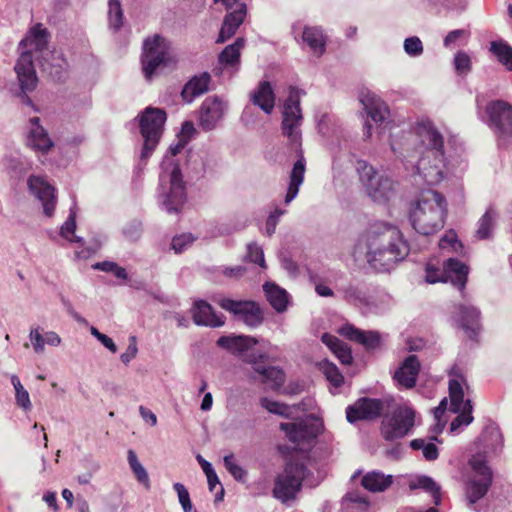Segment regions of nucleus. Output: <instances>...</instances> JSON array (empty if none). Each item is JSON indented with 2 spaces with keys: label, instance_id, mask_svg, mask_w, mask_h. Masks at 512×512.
<instances>
[{
  "label": "nucleus",
  "instance_id": "f257e3e1",
  "mask_svg": "<svg viewBox=\"0 0 512 512\" xmlns=\"http://www.w3.org/2000/svg\"><path fill=\"white\" fill-rule=\"evenodd\" d=\"M409 254V245L401 231L384 222L370 226L367 232V259L378 272H389Z\"/></svg>",
  "mask_w": 512,
  "mask_h": 512
},
{
  "label": "nucleus",
  "instance_id": "f03ea898",
  "mask_svg": "<svg viewBox=\"0 0 512 512\" xmlns=\"http://www.w3.org/2000/svg\"><path fill=\"white\" fill-rule=\"evenodd\" d=\"M305 94L304 90L291 86L288 97L283 105L282 131L289 139L291 145L295 146L298 155V159L294 163L289 176V185L285 196L286 204H289L298 195L306 171V160L301 149V133L299 130L303 119L300 99Z\"/></svg>",
  "mask_w": 512,
  "mask_h": 512
},
{
  "label": "nucleus",
  "instance_id": "7ed1b4c3",
  "mask_svg": "<svg viewBox=\"0 0 512 512\" xmlns=\"http://www.w3.org/2000/svg\"><path fill=\"white\" fill-rule=\"evenodd\" d=\"M217 346L250 364L253 370L262 377V382L273 388L281 387L285 382L283 370L268 365L269 355L266 352L253 350L258 340L249 335H224L218 338Z\"/></svg>",
  "mask_w": 512,
  "mask_h": 512
},
{
  "label": "nucleus",
  "instance_id": "20e7f679",
  "mask_svg": "<svg viewBox=\"0 0 512 512\" xmlns=\"http://www.w3.org/2000/svg\"><path fill=\"white\" fill-rule=\"evenodd\" d=\"M418 134L425 150L417 162V172L428 185H436L446 176L443 136L431 122L421 123Z\"/></svg>",
  "mask_w": 512,
  "mask_h": 512
},
{
  "label": "nucleus",
  "instance_id": "39448f33",
  "mask_svg": "<svg viewBox=\"0 0 512 512\" xmlns=\"http://www.w3.org/2000/svg\"><path fill=\"white\" fill-rule=\"evenodd\" d=\"M447 215L445 197L435 190H424L412 205L409 219L419 234L428 236L444 227Z\"/></svg>",
  "mask_w": 512,
  "mask_h": 512
},
{
  "label": "nucleus",
  "instance_id": "423d86ee",
  "mask_svg": "<svg viewBox=\"0 0 512 512\" xmlns=\"http://www.w3.org/2000/svg\"><path fill=\"white\" fill-rule=\"evenodd\" d=\"M185 144L186 141L181 139L177 144L171 145L161 163L163 174L160 175V181L162 183L166 178H168L170 187L167 193H163L161 195L160 203L162 209H164L168 214L180 213L187 200L181 169L173 159V157L184 149Z\"/></svg>",
  "mask_w": 512,
  "mask_h": 512
},
{
  "label": "nucleus",
  "instance_id": "0eeeda50",
  "mask_svg": "<svg viewBox=\"0 0 512 512\" xmlns=\"http://www.w3.org/2000/svg\"><path fill=\"white\" fill-rule=\"evenodd\" d=\"M167 115L165 110L147 107L136 118L139 123L140 134L143 137V147L140 161L147 162L156 149L164 130Z\"/></svg>",
  "mask_w": 512,
  "mask_h": 512
},
{
  "label": "nucleus",
  "instance_id": "6e6552de",
  "mask_svg": "<svg viewBox=\"0 0 512 512\" xmlns=\"http://www.w3.org/2000/svg\"><path fill=\"white\" fill-rule=\"evenodd\" d=\"M356 170L365 192L374 202L386 203L395 196V182L377 172L367 161L358 160Z\"/></svg>",
  "mask_w": 512,
  "mask_h": 512
},
{
  "label": "nucleus",
  "instance_id": "1a4fd4ad",
  "mask_svg": "<svg viewBox=\"0 0 512 512\" xmlns=\"http://www.w3.org/2000/svg\"><path fill=\"white\" fill-rule=\"evenodd\" d=\"M141 63L145 78L150 80L158 70L174 66L176 60L166 39L155 35L144 41Z\"/></svg>",
  "mask_w": 512,
  "mask_h": 512
},
{
  "label": "nucleus",
  "instance_id": "9d476101",
  "mask_svg": "<svg viewBox=\"0 0 512 512\" xmlns=\"http://www.w3.org/2000/svg\"><path fill=\"white\" fill-rule=\"evenodd\" d=\"M482 120L494 132L498 144L507 145L512 138V105L504 100H492L485 107Z\"/></svg>",
  "mask_w": 512,
  "mask_h": 512
},
{
  "label": "nucleus",
  "instance_id": "9b49d317",
  "mask_svg": "<svg viewBox=\"0 0 512 512\" xmlns=\"http://www.w3.org/2000/svg\"><path fill=\"white\" fill-rule=\"evenodd\" d=\"M468 466L470 472L466 480V495L469 504L473 505L487 494L492 484L493 473L485 457L480 454L473 455L468 461Z\"/></svg>",
  "mask_w": 512,
  "mask_h": 512
},
{
  "label": "nucleus",
  "instance_id": "f8f14e48",
  "mask_svg": "<svg viewBox=\"0 0 512 512\" xmlns=\"http://www.w3.org/2000/svg\"><path fill=\"white\" fill-rule=\"evenodd\" d=\"M306 466L303 463L290 461L275 481L273 496L283 503L293 500L302 487Z\"/></svg>",
  "mask_w": 512,
  "mask_h": 512
},
{
  "label": "nucleus",
  "instance_id": "ddd939ff",
  "mask_svg": "<svg viewBox=\"0 0 512 512\" xmlns=\"http://www.w3.org/2000/svg\"><path fill=\"white\" fill-rule=\"evenodd\" d=\"M218 304L222 309L231 313L236 321L243 322L250 328H256L264 321V312L255 301L222 298Z\"/></svg>",
  "mask_w": 512,
  "mask_h": 512
},
{
  "label": "nucleus",
  "instance_id": "4468645a",
  "mask_svg": "<svg viewBox=\"0 0 512 512\" xmlns=\"http://www.w3.org/2000/svg\"><path fill=\"white\" fill-rule=\"evenodd\" d=\"M415 424V411L408 406L398 407L390 417L383 419L381 434L386 441H394L406 436Z\"/></svg>",
  "mask_w": 512,
  "mask_h": 512
},
{
  "label": "nucleus",
  "instance_id": "2eb2a0df",
  "mask_svg": "<svg viewBox=\"0 0 512 512\" xmlns=\"http://www.w3.org/2000/svg\"><path fill=\"white\" fill-rule=\"evenodd\" d=\"M323 428V422L315 416H309L297 422L280 424V429L289 441L297 445H311Z\"/></svg>",
  "mask_w": 512,
  "mask_h": 512
},
{
  "label": "nucleus",
  "instance_id": "dca6fc26",
  "mask_svg": "<svg viewBox=\"0 0 512 512\" xmlns=\"http://www.w3.org/2000/svg\"><path fill=\"white\" fill-rule=\"evenodd\" d=\"M14 69L20 84L18 97L23 104L37 111L32 99L27 95L28 92H32L36 88L38 82L31 53L28 51L23 52L19 56Z\"/></svg>",
  "mask_w": 512,
  "mask_h": 512
},
{
  "label": "nucleus",
  "instance_id": "f3484780",
  "mask_svg": "<svg viewBox=\"0 0 512 512\" xmlns=\"http://www.w3.org/2000/svg\"><path fill=\"white\" fill-rule=\"evenodd\" d=\"M385 409L382 399L362 397L346 408V418L351 424L379 418Z\"/></svg>",
  "mask_w": 512,
  "mask_h": 512
},
{
  "label": "nucleus",
  "instance_id": "a211bd4d",
  "mask_svg": "<svg viewBox=\"0 0 512 512\" xmlns=\"http://www.w3.org/2000/svg\"><path fill=\"white\" fill-rule=\"evenodd\" d=\"M30 192L42 203L43 212L52 217L56 209V189L43 177L31 175L27 180Z\"/></svg>",
  "mask_w": 512,
  "mask_h": 512
},
{
  "label": "nucleus",
  "instance_id": "6ab92c4d",
  "mask_svg": "<svg viewBox=\"0 0 512 512\" xmlns=\"http://www.w3.org/2000/svg\"><path fill=\"white\" fill-rule=\"evenodd\" d=\"M227 108L226 103L219 96L207 97L201 104L199 125L205 131L216 128Z\"/></svg>",
  "mask_w": 512,
  "mask_h": 512
},
{
  "label": "nucleus",
  "instance_id": "aec40b11",
  "mask_svg": "<svg viewBox=\"0 0 512 512\" xmlns=\"http://www.w3.org/2000/svg\"><path fill=\"white\" fill-rule=\"evenodd\" d=\"M337 290L350 304L366 307L376 305L374 297L370 294V288L365 283L350 282L346 286H339Z\"/></svg>",
  "mask_w": 512,
  "mask_h": 512
},
{
  "label": "nucleus",
  "instance_id": "412c9836",
  "mask_svg": "<svg viewBox=\"0 0 512 512\" xmlns=\"http://www.w3.org/2000/svg\"><path fill=\"white\" fill-rule=\"evenodd\" d=\"M27 145L42 154L48 153L54 146L45 128L40 124L39 117L29 119V130L26 139Z\"/></svg>",
  "mask_w": 512,
  "mask_h": 512
},
{
  "label": "nucleus",
  "instance_id": "4be33fe9",
  "mask_svg": "<svg viewBox=\"0 0 512 512\" xmlns=\"http://www.w3.org/2000/svg\"><path fill=\"white\" fill-rule=\"evenodd\" d=\"M193 322L198 326L221 327L225 324L223 315H217L213 307L205 300H197L191 309Z\"/></svg>",
  "mask_w": 512,
  "mask_h": 512
},
{
  "label": "nucleus",
  "instance_id": "5701e85b",
  "mask_svg": "<svg viewBox=\"0 0 512 512\" xmlns=\"http://www.w3.org/2000/svg\"><path fill=\"white\" fill-rule=\"evenodd\" d=\"M339 333L343 337L363 345L367 350H374L381 346V334L378 331H363L354 325L345 324L339 329Z\"/></svg>",
  "mask_w": 512,
  "mask_h": 512
},
{
  "label": "nucleus",
  "instance_id": "b1692460",
  "mask_svg": "<svg viewBox=\"0 0 512 512\" xmlns=\"http://www.w3.org/2000/svg\"><path fill=\"white\" fill-rule=\"evenodd\" d=\"M420 367L417 356L409 355L404 358L393 378L400 386L411 389L416 385Z\"/></svg>",
  "mask_w": 512,
  "mask_h": 512
},
{
  "label": "nucleus",
  "instance_id": "393cba45",
  "mask_svg": "<svg viewBox=\"0 0 512 512\" xmlns=\"http://www.w3.org/2000/svg\"><path fill=\"white\" fill-rule=\"evenodd\" d=\"M359 99L369 119L375 123H382L386 120L389 109L378 96L367 90L361 91Z\"/></svg>",
  "mask_w": 512,
  "mask_h": 512
},
{
  "label": "nucleus",
  "instance_id": "a878e982",
  "mask_svg": "<svg viewBox=\"0 0 512 512\" xmlns=\"http://www.w3.org/2000/svg\"><path fill=\"white\" fill-rule=\"evenodd\" d=\"M458 311L457 322L470 339L476 340L481 329L479 309L474 306L459 305Z\"/></svg>",
  "mask_w": 512,
  "mask_h": 512
},
{
  "label": "nucleus",
  "instance_id": "bb28decb",
  "mask_svg": "<svg viewBox=\"0 0 512 512\" xmlns=\"http://www.w3.org/2000/svg\"><path fill=\"white\" fill-rule=\"evenodd\" d=\"M246 5L244 3L238 4L237 8L231 12H228L223 20L217 42L224 43L235 35L239 26L243 23L246 17Z\"/></svg>",
  "mask_w": 512,
  "mask_h": 512
},
{
  "label": "nucleus",
  "instance_id": "cd10ccee",
  "mask_svg": "<svg viewBox=\"0 0 512 512\" xmlns=\"http://www.w3.org/2000/svg\"><path fill=\"white\" fill-rule=\"evenodd\" d=\"M48 40V30L44 28L41 23L35 24L19 43V48L21 49L20 55L25 51L30 53H32L33 50L42 51L46 48ZM31 55L33 56V54Z\"/></svg>",
  "mask_w": 512,
  "mask_h": 512
},
{
  "label": "nucleus",
  "instance_id": "c85d7f7f",
  "mask_svg": "<svg viewBox=\"0 0 512 512\" xmlns=\"http://www.w3.org/2000/svg\"><path fill=\"white\" fill-rule=\"evenodd\" d=\"M442 274L445 277V282H451L454 286L463 290L465 288L468 267L456 258H449L443 263Z\"/></svg>",
  "mask_w": 512,
  "mask_h": 512
},
{
  "label": "nucleus",
  "instance_id": "c756f323",
  "mask_svg": "<svg viewBox=\"0 0 512 512\" xmlns=\"http://www.w3.org/2000/svg\"><path fill=\"white\" fill-rule=\"evenodd\" d=\"M211 75L203 72L200 75L193 76L183 87L181 96L184 101L191 103L196 97L206 93L209 90Z\"/></svg>",
  "mask_w": 512,
  "mask_h": 512
},
{
  "label": "nucleus",
  "instance_id": "7c9ffc66",
  "mask_svg": "<svg viewBox=\"0 0 512 512\" xmlns=\"http://www.w3.org/2000/svg\"><path fill=\"white\" fill-rule=\"evenodd\" d=\"M250 100L255 106L270 114L275 106V94L270 82L261 81L251 93Z\"/></svg>",
  "mask_w": 512,
  "mask_h": 512
},
{
  "label": "nucleus",
  "instance_id": "2f4dec72",
  "mask_svg": "<svg viewBox=\"0 0 512 512\" xmlns=\"http://www.w3.org/2000/svg\"><path fill=\"white\" fill-rule=\"evenodd\" d=\"M302 40L317 56L323 55L326 51V37L319 27H304Z\"/></svg>",
  "mask_w": 512,
  "mask_h": 512
},
{
  "label": "nucleus",
  "instance_id": "473e14b6",
  "mask_svg": "<svg viewBox=\"0 0 512 512\" xmlns=\"http://www.w3.org/2000/svg\"><path fill=\"white\" fill-rule=\"evenodd\" d=\"M393 482L391 475H385L380 471H371L366 473L361 485L368 491L376 493L385 491Z\"/></svg>",
  "mask_w": 512,
  "mask_h": 512
},
{
  "label": "nucleus",
  "instance_id": "72a5a7b5",
  "mask_svg": "<svg viewBox=\"0 0 512 512\" xmlns=\"http://www.w3.org/2000/svg\"><path fill=\"white\" fill-rule=\"evenodd\" d=\"M497 218V211L493 207H489L478 220L475 237L480 240L491 238Z\"/></svg>",
  "mask_w": 512,
  "mask_h": 512
},
{
  "label": "nucleus",
  "instance_id": "f704fd0d",
  "mask_svg": "<svg viewBox=\"0 0 512 512\" xmlns=\"http://www.w3.org/2000/svg\"><path fill=\"white\" fill-rule=\"evenodd\" d=\"M267 300L270 305L279 313L284 312L288 305V293L275 284L264 285Z\"/></svg>",
  "mask_w": 512,
  "mask_h": 512
},
{
  "label": "nucleus",
  "instance_id": "c9c22d12",
  "mask_svg": "<svg viewBox=\"0 0 512 512\" xmlns=\"http://www.w3.org/2000/svg\"><path fill=\"white\" fill-rule=\"evenodd\" d=\"M68 63L59 54L52 55V61L43 63V70L46 71L54 81L64 82L68 76Z\"/></svg>",
  "mask_w": 512,
  "mask_h": 512
},
{
  "label": "nucleus",
  "instance_id": "e433bc0d",
  "mask_svg": "<svg viewBox=\"0 0 512 512\" xmlns=\"http://www.w3.org/2000/svg\"><path fill=\"white\" fill-rule=\"evenodd\" d=\"M490 51L507 70L512 71V47L506 41H492Z\"/></svg>",
  "mask_w": 512,
  "mask_h": 512
},
{
  "label": "nucleus",
  "instance_id": "4c0bfd02",
  "mask_svg": "<svg viewBox=\"0 0 512 512\" xmlns=\"http://www.w3.org/2000/svg\"><path fill=\"white\" fill-rule=\"evenodd\" d=\"M127 460L137 481L142 484L146 489H150V479L146 469L139 462L138 457L134 450L129 449L127 452Z\"/></svg>",
  "mask_w": 512,
  "mask_h": 512
},
{
  "label": "nucleus",
  "instance_id": "58836bf2",
  "mask_svg": "<svg viewBox=\"0 0 512 512\" xmlns=\"http://www.w3.org/2000/svg\"><path fill=\"white\" fill-rule=\"evenodd\" d=\"M244 46V39L237 38L236 41L225 47L219 55V62L226 66H233L239 62L240 50Z\"/></svg>",
  "mask_w": 512,
  "mask_h": 512
},
{
  "label": "nucleus",
  "instance_id": "ea45409f",
  "mask_svg": "<svg viewBox=\"0 0 512 512\" xmlns=\"http://www.w3.org/2000/svg\"><path fill=\"white\" fill-rule=\"evenodd\" d=\"M412 488H420L426 492H429L433 498V502L435 505H440L441 503V488L440 486L428 476H420L417 478L416 482L411 485Z\"/></svg>",
  "mask_w": 512,
  "mask_h": 512
},
{
  "label": "nucleus",
  "instance_id": "a19ab883",
  "mask_svg": "<svg viewBox=\"0 0 512 512\" xmlns=\"http://www.w3.org/2000/svg\"><path fill=\"white\" fill-rule=\"evenodd\" d=\"M449 396L451 401L450 410L452 412H459L465 401L462 385L457 378L449 380Z\"/></svg>",
  "mask_w": 512,
  "mask_h": 512
},
{
  "label": "nucleus",
  "instance_id": "79ce46f5",
  "mask_svg": "<svg viewBox=\"0 0 512 512\" xmlns=\"http://www.w3.org/2000/svg\"><path fill=\"white\" fill-rule=\"evenodd\" d=\"M109 25L115 31H118L123 24V10L120 0H110L108 3Z\"/></svg>",
  "mask_w": 512,
  "mask_h": 512
},
{
  "label": "nucleus",
  "instance_id": "37998d69",
  "mask_svg": "<svg viewBox=\"0 0 512 512\" xmlns=\"http://www.w3.org/2000/svg\"><path fill=\"white\" fill-rule=\"evenodd\" d=\"M11 383L15 389L16 403L24 410L31 409V401L28 391L23 387L19 378L16 375L11 376Z\"/></svg>",
  "mask_w": 512,
  "mask_h": 512
},
{
  "label": "nucleus",
  "instance_id": "c03bdc74",
  "mask_svg": "<svg viewBox=\"0 0 512 512\" xmlns=\"http://www.w3.org/2000/svg\"><path fill=\"white\" fill-rule=\"evenodd\" d=\"M470 37V31L467 29H455L450 31L443 40L446 48H453L457 45H465Z\"/></svg>",
  "mask_w": 512,
  "mask_h": 512
},
{
  "label": "nucleus",
  "instance_id": "a18cd8bd",
  "mask_svg": "<svg viewBox=\"0 0 512 512\" xmlns=\"http://www.w3.org/2000/svg\"><path fill=\"white\" fill-rule=\"evenodd\" d=\"M439 247L442 250H449L451 252L458 253L462 250L463 245L458 240L456 233L453 230H450L439 240Z\"/></svg>",
  "mask_w": 512,
  "mask_h": 512
},
{
  "label": "nucleus",
  "instance_id": "49530a36",
  "mask_svg": "<svg viewBox=\"0 0 512 512\" xmlns=\"http://www.w3.org/2000/svg\"><path fill=\"white\" fill-rule=\"evenodd\" d=\"M92 267L95 270L111 272L118 279L125 280L128 277L126 270L123 267H120L117 263L112 261L97 262Z\"/></svg>",
  "mask_w": 512,
  "mask_h": 512
},
{
  "label": "nucleus",
  "instance_id": "de8ad7c7",
  "mask_svg": "<svg viewBox=\"0 0 512 512\" xmlns=\"http://www.w3.org/2000/svg\"><path fill=\"white\" fill-rule=\"evenodd\" d=\"M224 466L227 471L234 477L235 480L244 482L247 477V472L234 461V456L227 455L224 457Z\"/></svg>",
  "mask_w": 512,
  "mask_h": 512
},
{
  "label": "nucleus",
  "instance_id": "09e8293b",
  "mask_svg": "<svg viewBox=\"0 0 512 512\" xmlns=\"http://www.w3.org/2000/svg\"><path fill=\"white\" fill-rule=\"evenodd\" d=\"M322 369L327 380L330 381L334 386L338 387L343 383V376L335 364L324 361L322 364Z\"/></svg>",
  "mask_w": 512,
  "mask_h": 512
},
{
  "label": "nucleus",
  "instance_id": "8fccbe9b",
  "mask_svg": "<svg viewBox=\"0 0 512 512\" xmlns=\"http://www.w3.org/2000/svg\"><path fill=\"white\" fill-rule=\"evenodd\" d=\"M173 488L178 495V499L182 506L183 511L191 512L193 506H192L189 492L186 489V487L182 483L177 482V483H174Z\"/></svg>",
  "mask_w": 512,
  "mask_h": 512
},
{
  "label": "nucleus",
  "instance_id": "3c124183",
  "mask_svg": "<svg viewBox=\"0 0 512 512\" xmlns=\"http://www.w3.org/2000/svg\"><path fill=\"white\" fill-rule=\"evenodd\" d=\"M261 406L268 410L270 413L278 414L282 416H287L289 411V406L279 403L277 401L270 400L266 397L261 399Z\"/></svg>",
  "mask_w": 512,
  "mask_h": 512
},
{
  "label": "nucleus",
  "instance_id": "603ef678",
  "mask_svg": "<svg viewBox=\"0 0 512 512\" xmlns=\"http://www.w3.org/2000/svg\"><path fill=\"white\" fill-rule=\"evenodd\" d=\"M404 50L409 56H420L423 53L422 41L417 36L406 38L404 41Z\"/></svg>",
  "mask_w": 512,
  "mask_h": 512
},
{
  "label": "nucleus",
  "instance_id": "864d4df0",
  "mask_svg": "<svg viewBox=\"0 0 512 512\" xmlns=\"http://www.w3.org/2000/svg\"><path fill=\"white\" fill-rule=\"evenodd\" d=\"M124 236L130 241H136L142 234V223L139 220H132L123 228Z\"/></svg>",
  "mask_w": 512,
  "mask_h": 512
},
{
  "label": "nucleus",
  "instance_id": "5fc2aeb1",
  "mask_svg": "<svg viewBox=\"0 0 512 512\" xmlns=\"http://www.w3.org/2000/svg\"><path fill=\"white\" fill-rule=\"evenodd\" d=\"M194 240L195 238L192 234L178 235L172 239L171 246L176 253H182L194 242Z\"/></svg>",
  "mask_w": 512,
  "mask_h": 512
},
{
  "label": "nucleus",
  "instance_id": "6e6d98bb",
  "mask_svg": "<svg viewBox=\"0 0 512 512\" xmlns=\"http://www.w3.org/2000/svg\"><path fill=\"white\" fill-rule=\"evenodd\" d=\"M246 258L255 264L265 267L264 253L261 247L255 243L248 244Z\"/></svg>",
  "mask_w": 512,
  "mask_h": 512
},
{
  "label": "nucleus",
  "instance_id": "4d7b16f0",
  "mask_svg": "<svg viewBox=\"0 0 512 512\" xmlns=\"http://www.w3.org/2000/svg\"><path fill=\"white\" fill-rule=\"evenodd\" d=\"M75 230H76V214L73 210H71L68 218L61 226L60 235L63 238H65L69 241H72L71 236H74Z\"/></svg>",
  "mask_w": 512,
  "mask_h": 512
},
{
  "label": "nucleus",
  "instance_id": "13d9d810",
  "mask_svg": "<svg viewBox=\"0 0 512 512\" xmlns=\"http://www.w3.org/2000/svg\"><path fill=\"white\" fill-rule=\"evenodd\" d=\"M455 69L460 74H466L471 70V59L466 52L459 51L454 58Z\"/></svg>",
  "mask_w": 512,
  "mask_h": 512
},
{
  "label": "nucleus",
  "instance_id": "bf43d9fd",
  "mask_svg": "<svg viewBox=\"0 0 512 512\" xmlns=\"http://www.w3.org/2000/svg\"><path fill=\"white\" fill-rule=\"evenodd\" d=\"M286 213V210L281 208H276L273 212L269 214L266 220L265 231L266 234L270 237L275 233L276 227L279 223L280 217Z\"/></svg>",
  "mask_w": 512,
  "mask_h": 512
},
{
  "label": "nucleus",
  "instance_id": "052dcab7",
  "mask_svg": "<svg viewBox=\"0 0 512 512\" xmlns=\"http://www.w3.org/2000/svg\"><path fill=\"white\" fill-rule=\"evenodd\" d=\"M41 332L42 329L40 327H35L30 330L29 334L30 341L36 353H42L44 351L45 340Z\"/></svg>",
  "mask_w": 512,
  "mask_h": 512
},
{
  "label": "nucleus",
  "instance_id": "680f3d73",
  "mask_svg": "<svg viewBox=\"0 0 512 512\" xmlns=\"http://www.w3.org/2000/svg\"><path fill=\"white\" fill-rule=\"evenodd\" d=\"M472 410V402L471 400L467 399L464 405L461 406V410H459V412H455L456 414H458L456 418L460 420L462 425L467 426L473 421Z\"/></svg>",
  "mask_w": 512,
  "mask_h": 512
},
{
  "label": "nucleus",
  "instance_id": "e2e57ef3",
  "mask_svg": "<svg viewBox=\"0 0 512 512\" xmlns=\"http://www.w3.org/2000/svg\"><path fill=\"white\" fill-rule=\"evenodd\" d=\"M426 281L428 283L434 284L437 282H445V277L442 274V270L431 263L426 265Z\"/></svg>",
  "mask_w": 512,
  "mask_h": 512
},
{
  "label": "nucleus",
  "instance_id": "0e129e2a",
  "mask_svg": "<svg viewBox=\"0 0 512 512\" xmlns=\"http://www.w3.org/2000/svg\"><path fill=\"white\" fill-rule=\"evenodd\" d=\"M333 353L342 364L349 365L352 363V352L346 343L342 342V344Z\"/></svg>",
  "mask_w": 512,
  "mask_h": 512
},
{
  "label": "nucleus",
  "instance_id": "69168bd1",
  "mask_svg": "<svg viewBox=\"0 0 512 512\" xmlns=\"http://www.w3.org/2000/svg\"><path fill=\"white\" fill-rule=\"evenodd\" d=\"M129 345L124 353L121 354L120 359L124 364L130 363L132 359H134L137 355L138 348L136 343V337L130 336Z\"/></svg>",
  "mask_w": 512,
  "mask_h": 512
},
{
  "label": "nucleus",
  "instance_id": "338daca9",
  "mask_svg": "<svg viewBox=\"0 0 512 512\" xmlns=\"http://www.w3.org/2000/svg\"><path fill=\"white\" fill-rule=\"evenodd\" d=\"M321 341L332 351L334 352L343 341H341L338 337L331 335L329 333H324L321 337Z\"/></svg>",
  "mask_w": 512,
  "mask_h": 512
},
{
  "label": "nucleus",
  "instance_id": "774afa93",
  "mask_svg": "<svg viewBox=\"0 0 512 512\" xmlns=\"http://www.w3.org/2000/svg\"><path fill=\"white\" fill-rule=\"evenodd\" d=\"M422 451L425 459L428 461H434L439 456L438 448L434 443H426Z\"/></svg>",
  "mask_w": 512,
  "mask_h": 512
}]
</instances>
